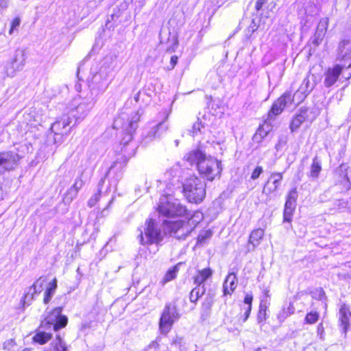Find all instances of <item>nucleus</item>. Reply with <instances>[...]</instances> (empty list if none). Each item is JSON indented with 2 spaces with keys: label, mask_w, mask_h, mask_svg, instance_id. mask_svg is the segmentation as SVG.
<instances>
[{
  "label": "nucleus",
  "mask_w": 351,
  "mask_h": 351,
  "mask_svg": "<svg viewBox=\"0 0 351 351\" xmlns=\"http://www.w3.org/2000/svg\"><path fill=\"white\" fill-rule=\"evenodd\" d=\"M184 158L191 165H196L199 174L208 181L219 179L223 170L221 162L216 158L207 156L197 149L189 152Z\"/></svg>",
  "instance_id": "nucleus-1"
},
{
  "label": "nucleus",
  "mask_w": 351,
  "mask_h": 351,
  "mask_svg": "<svg viewBox=\"0 0 351 351\" xmlns=\"http://www.w3.org/2000/svg\"><path fill=\"white\" fill-rule=\"evenodd\" d=\"M172 223L173 222L165 221L161 226L155 220L149 219L145 221L143 229L139 228L138 230L139 234L137 236V239L142 245H149L155 244L158 245L167 234L173 237L170 231L166 228L167 223Z\"/></svg>",
  "instance_id": "nucleus-2"
},
{
  "label": "nucleus",
  "mask_w": 351,
  "mask_h": 351,
  "mask_svg": "<svg viewBox=\"0 0 351 351\" xmlns=\"http://www.w3.org/2000/svg\"><path fill=\"white\" fill-rule=\"evenodd\" d=\"M97 99L86 90L80 91L69 104V114L75 119V124L84 120L94 106Z\"/></svg>",
  "instance_id": "nucleus-3"
},
{
  "label": "nucleus",
  "mask_w": 351,
  "mask_h": 351,
  "mask_svg": "<svg viewBox=\"0 0 351 351\" xmlns=\"http://www.w3.org/2000/svg\"><path fill=\"white\" fill-rule=\"evenodd\" d=\"M203 219V214L199 211L189 213L187 221L178 220L172 223H167L168 229L173 237L178 239H184Z\"/></svg>",
  "instance_id": "nucleus-4"
},
{
  "label": "nucleus",
  "mask_w": 351,
  "mask_h": 351,
  "mask_svg": "<svg viewBox=\"0 0 351 351\" xmlns=\"http://www.w3.org/2000/svg\"><path fill=\"white\" fill-rule=\"evenodd\" d=\"M112 68L103 65L99 71L92 76L88 82L89 88L85 90L97 99L107 90L112 80Z\"/></svg>",
  "instance_id": "nucleus-5"
},
{
  "label": "nucleus",
  "mask_w": 351,
  "mask_h": 351,
  "mask_svg": "<svg viewBox=\"0 0 351 351\" xmlns=\"http://www.w3.org/2000/svg\"><path fill=\"white\" fill-rule=\"evenodd\" d=\"M206 184L197 176H191L183 184L184 196L189 202L199 204L206 196Z\"/></svg>",
  "instance_id": "nucleus-6"
},
{
  "label": "nucleus",
  "mask_w": 351,
  "mask_h": 351,
  "mask_svg": "<svg viewBox=\"0 0 351 351\" xmlns=\"http://www.w3.org/2000/svg\"><path fill=\"white\" fill-rule=\"evenodd\" d=\"M158 211L164 216L172 217L184 215L186 213V209L173 196L163 195L160 199Z\"/></svg>",
  "instance_id": "nucleus-7"
},
{
  "label": "nucleus",
  "mask_w": 351,
  "mask_h": 351,
  "mask_svg": "<svg viewBox=\"0 0 351 351\" xmlns=\"http://www.w3.org/2000/svg\"><path fill=\"white\" fill-rule=\"evenodd\" d=\"M138 120L139 117L136 113H134L130 120L128 116L124 114H122L121 116L115 119L114 122V128H121L127 132L125 136L121 141V143L123 146L127 145L130 142L132 141V132L136 130Z\"/></svg>",
  "instance_id": "nucleus-8"
},
{
  "label": "nucleus",
  "mask_w": 351,
  "mask_h": 351,
  "mask_svg": "<svg viewBox=\"0 0 351 351\" xmlns=\"http://www.w3.org/2000/svg\"><path fill=\"white\" fill-rule=\"evenodd\" d=\"M61 313V307L54 308L49 313L45 319L41 322V328L58 331L60 328L65 327L68 319L65 315H62Z\"/></svg>",
  "instance_id": "nucleus-9"
},
{
  "label": "nucleus",
  "mask_w": 351,
  "mask_h": 351,
  "mask_svg": "<svg viewBox=\"0 0 351 351\" xmlns=\"http://www.w3.org/2000/svg\"><path fill=\"white\" fill-rule=\"evenodd\" d=\"M180 315L176 306L173 304H168L165 306L160 319V330L162 333H168L172 325L178 320Z\"/></svg>",
  "instance_id": "nucleus-10"
},
{
  "label": "nucleus",
  "mask_w": 351,
  "mask_h": 351,
  "mask_svg": "<svg viewBox=\"0 0 351 351\" xmlns=\"http://www.w3.org/2000/svg\"><path fill=\"white\" fill-rule=\"evenodd\" d=\"M26 62L25 52L23 49H17L12 57L6 62L4 71L8 77H12L16 73L21 71Z\"/></svg>",
  "instance_id": "nucleus-11"
},
{
  "label": "nucleus",
  "mask_w": 351,
  "mask_h": 351,
  "mask_svg": "<svg viewBox=\"0 0 351 351\" xmlns=\"http://www.w3.org/2000/svg\"><path fill=\"white\" fill-rule=\"evenodd\" d=\"M22 156L14 151L0 152V175L15 170Z\"/></svg>",
  "instance_id": "nucleus-12"
},
{
  "label": "nucleus",
  "mask_w": 351,
  "mask_h": 351,
  "mask_svg": "<svg viewBox=\"0 0 351 351\" xmlns=\"http://www.w3.org/2000/svg\"><path fill=\"white\" fill-rule=\"evenodd\" d=\"M170 112L171 110L169 108H164L159 112L157 117V123L150 128V130L148 132L146 136L147 139L152 140L159 137L162 133L167 131L168 125L165 124V121L167 120Z\"/></svg>",
  "instance_id": "nucleus-13"
},
{
  "label": "nucleus",
  "mask_w": 351,
  "mask_h": 351,
  "mask_svg": "<svg viewBox=\"0 0 351 351\" xmlns=\"http://www.w3.org/2000/svg\"><path fill=\"white\" fill-rule=\"evenodd\" d=\"M71 123L72 118L70 116L63 115L51 125V130L54 133L56 143L60 142L62 136L68 134L70 130L68 127Z\"/></svg>",
  "instance_id": "nucleus-14"
},
{
  "label": "nucleus",
  "mask_w": 351,
  "mask_h": 351,
  "mask_svg": "<svg viewBox=\"0 0 351 351\" xmlns=\"http://www.w3.org/2000/svg\"><path fill=\"white\" fill-rule=\"evenodd\" d=\"M293 104L298 105L295 99L293 97L291 94L290 93H284L273 104L271 108L268 113L269 119H272L273 116L280 114L285 108L291 107Z\"/></svg>",
  "instance_id": "nucleus-15"
},
{
  "label": "nucleus",
  "mask_w": 351,
  "mask_h": 351,
  "mask_svg": "<svg viewBox=\"0 0 351 351\" xmlns=\"http://www.w3.org/2000/svg\"><path fill=\"white\" fill-rule=\"evenodd\" d=\"M315 77L313 75H308L304 79L300 86L293 96L297 104L301 103L306 98L315 88Z\"/></svg>",
  "instance_id": "nucleus-16"
},
{
  "label": "nucleus",
  "mask_w": 351,
  "mask_h": 351,
  "mask_svg": "<svg viewBox=\"0 0 351 351\" xmlns=\"http://www.w3.org/2000/svg\"><path fill=\"white\" fill-rule=\"evenodd\" d=\"M339 307V325L346 336L351 324V311L350 306L345 303H340Z\"/></svg>",
  "instance_id": "nucleus-17"
},
{
  "label": "nucleus",
  "mask_w": 351,
  "mask_h": 351,
  "mask_svg": "<svg viewBox=\"0 0 351 351\" xmlns=\"http://www.w3.org/2000/svg\"><path fill=\"white\" fill-rule=\"evenodd\" d=\"M339 58L343 60L346 69L350 70L349 75L346 78L351 77V41H343L339 47Z\"/></svg>",
  "instance_id": "nucleus-18"
},
{
  "label": "nucleus",
  "mask_w": 351,
  "mask_h": 351,
  "mask_svg": "<svg viewBox=\"0 0 351 351\" xmlns=\"http://www.w3.org/2000/svg\"><path fill=\"white\" fill-rule=\"evenodd\" d=\"M282 178V173H271L268 180L265 184L263 193L266 194H271L275 192L280 187Z\"/></svg>",
  "instance_id": "nucleus-19"
},
{
  "label": "nucleus",
  "mask_w": 351,
  "mask_h": 351,
  "mask_svg": "<svg viewBox=\"0 0 351 351\" xmlns=\"http://www.w3.org/2000/svg\"><path fill=\"white\" fill-rule=\"evenodd\" d=\"M346 65L337 64L332 68H329L325 73L324 85L326 87L332 86L338 80L339 75L345 69Z\"/></svg>",
  "instance_id": "nucleus-20"
},
{
  "label": "nucleus",
  "mask_w": 351,
  "mask_h": 351,
  "mask_svg": "<svg viewBox=\"0 0 351 351\" xmlns=\"http://www.w3.org/2000/svg\"><path fill=\"white\" fill-rule=\"evenodd\" d=\"M212 269L209 267H206L202 269H197L192 278L194 284L196 285L202 286L208 279L212 277Z\"/></svg>",
  "instance_id": "nucleus-21"
},
{
  "label": "nucleus",
  "mask_w": 351,
  "mask_h": 351,
  "mask_svg": "<svg viewBox=\"0 0 351 351\" xmlns=\"http://www.w3.org/2000/svg\"><path fill=\"white\" fill-rule=\"evenodd\" d=\"M328 19H322L319 21L313 40L315 45H318L322 40L328 27Z\"/></svg>",
  "instance_id": "nucleus-22"
},
{
  "label": "nucleus",
  "mask_w": 351,
  "mask_h": 351,
  "mask_svg": "<svg viewBox=\"0 0 351 351\" xmlns=\"http://www.w3.org/2000/svg\"><path fill=\"white\" fill-rule=\"evenodd\" d=\"M51 330L47 328H41V325L39 329L37 330L32 339L34 343H37L40 345L46 343L49 340L51 339Z\"/></svg>",
  "instance_id": "nucleus-23"
},
{
  "label": "nucleus",
  "mask_w": 351,
  "mask_h": 351,
  "mask_svg": "<svg viewBox=\"0 0 351 351\" xmlns=\"http://www.w3.org/2000/svg\"><path fill=\"white\" fill-rule=\"evenodd\" d=\"M318 9L316 5H310L309 6H306L305 8V13L307 15V17H309V19H306L305 21L303 19L302 21V28L304 29H308L313 23V18L314 16L317 14Z\"/></svg>",
  "instance_id": "nucleus-24"
},
{
  "label": "nucleus",
  "mask_w": 351,
  "mask_h": 351,
  "mask_svg": "<svg viewBox=\"0 0 351 351\" xmlns=\"http://www.w3.org/2000/svg\"><path fill=\"white\" fill-rule=\"evenodd\" d=\"M237 278L234 273H230L226 277L223 283V293L224 295H230L237 287Z\"/></svg>",
  "instance_id": "nucleus-25"
},
{
  "label": "nucleus",
  "mask_w": 351,
  "mask_h": 351,
  "mask_svg": "<svg viewBox=\"0 0 351 351\" xmlns=\"http://www.w3.org/2000/svg\"><path fill=\"white\" fill-rule=\"evenodd\" d=\"M38 295L34 287L32 286L29 287L21 300L22 310L24 311L27 306H29Z\"/></svg>",
  "instance_id": "nucleus-26"
},
{
  "label": "nucleus",
  "mask_w": 351,
  "mask_h": 351,
  "mask_svg": "<svg viewBox=\"0 0 351 351\" xmlns=\"http://www.w3.org/2000/svg\"><path fill=\"white\" fill-rule=\"evenodd\" d=\"M57 288V280L56 279H53L51 282L48 284L47 289L45 292L43 302L45 304H47L52 297L55 294L56 290Z\"/></svg>",
  "instance_id": "nucleus-27"
},
{
  "label": "nucleus",
  "mask_w": 351,
  "mask_h": 351,
  "mask_svg": "<svg viewBox=\"0 0 351 351\" xmlns=\"http://www.w3.org/2000/svg\"><path fill=\"white\" fill-rule=\"evenodd\" d=\"M271 120V119L268 118L267 121H265L261 125H260L254 135L255 139H257L258 137L263 138L267 136L272 128L270 123Z\"/></svg>",
  "instance_id": "nucleus-28"
},
{
  "label": "nucleus",
  "mask_w": 351,
  "mask_h": 351,
  "mask_svg": "<svg viewBox=\"0 0 351 351\" xmlns=\"http://www.w3.org/2000/svg\"><path fill=\"white\" fill-rule=\"evenodd\" d=\"M295 312V308L292 303L284 305L278 315V319L280 322H284L286 318L293 315Z\"/></svg>",
  "instance_id": "nucleus-29"
},
{
  "label": "nucleus",
  "mask_w": 351,
  "mask_h": 351,
  "mask_svg": "<svg viewBox=\"0 0 351 351\" xmlns=\"http://www.w3.org/2000/svg\"><path fill=\"white\" fill-rule=\"evenodd\" d=\"M49 351H67L66 344L60 335L51 341Z\"/></svg>",
  "instance_id": "nucleus-30"
},
{
  "label": "nucleus",
  "mask_w": 351,
  "mask_h": 351,
  "mask_svg": "<svg viewBox=\"0 0 351 351\" xmlns=\"http://www.w3.org/2000/svg\"><path fill=\"white\" fill-rule=\"evenodd\" d=\"M93 171V167H89L85 169L84 171H82L81 173V175L76 178L75 180L74 184L72 185V188L74 189H76V191H79L83 186L84 182L82 180V177L84 176V173L86 175H90Z\"/></svg>",
  "instance_id": "nucleus-31"
},
{
  "label": "nucleus",
  "mask_w": 351,
  "mask_h": 351,
  "mask_svg": "<svg viewBox=\"0 0 351 351\" xmlns=\"http://www.w3.org/2000/svg\"><path fill=\"white\" fill-rule=\"evenodd\" d=\"M206 289L204 285H197L190 293V300L192 302H195L202 297L205 293Z\"/></svg>",
  "instance_id": "nucleus-32"
},
{
  "label": "nucleus",
  "mask_w": 351,
  "mask_h": 351,
  "mask_svg": "<svg viewBox=\"0 0 351 351\" xmlns=\"http://www.w3.org/2000/svg\"><path fill=\"white\" fill-rule=\"evenodd\" d=\"M306 114L305 112L300 113L299 114L295 115L290 125V129L292 132L296 130L299 128L300 125L305 121Z\"/></svg>",
  "instance_id": "nucleus-33"
},
{
  "label": "nucleus",
  "mask_w": 351,
  "mask_h": 351,
  "mask_svg": "<svg viewBox=\"0 0 351 351\" xmlns=\"http://www.w3.org/2000/svg\"><path fill=\"white\" fill-rule=\"evenodd\" d=\"M264 236V230L261 228L256 229L252 232L250 237V243L253 245L258 244L260 240Z\"/></svg>",
  "instance_id": "nucleus-34"
},
{
  "label": "nucleus",
  "mask_w": 351,
  "mask_h": 351,
  "mask_svg": "<svg viewBox=\"0 0 351 351\" xmlns=\"http://www.w3.org/2000/svg\"><path fill=\"white\" fill-rule=\"evenodd\" d=\"M322 170L321 162L318 160L317 158L315 157L313 160V163L311 166L310 175L313 178H317Z\"/></svg>",
  "instance_id": "nucleus-35"
},
{
  "label": "nucleus",
  "mask_w": 351,
  "mask_h": 351,
  "mask_svg": "<svg viewBox=\"0 0 351 351\" xmlns=\"http://www.w3.org/2000/svg\"><path fill=\"white\" fill-rule=\"evenodd\" d=\"M253 300V296L252 294H246L244 298V304L246 305V307H244L245 309V319L244 321H246L250 316V312L252 311V303Z\"/></svg>",
  "instance_id": "nucleus-36"
},
{
  "label": "nucleus",
  "mask_w": 351,
  "mask_h": 351,
  "mask_svg": "<svg viewBox=\"0 0 351 351\" xmlns=\"http://www.w3.org/2000/svg\"><path fill=\"white\" fill-rule=\"evenodd\" d=\"M46 282V278L45 277H40L38 279H37L32 286L39 295L43 291V287L45 285Z\"/></svg>",
  "instance_id": "nucleus-37"
},
{
  "label": "nucleus",
  "mask_w": 351,
  "mask_h": 351,
  "mask_svg": "<svg viewBox=\"0 0 351 351\" xmlns=\"http://www.w3.org/2000/svg\"><path fill=\"white\" fill-rule=\"evenodd\" d=\"M319 315L316 311H311L306 315L304 322L308 324H313L316 323L319 319Z\"/></svg>",
  "instance_id": "nucleus-38"
},
{
  "label": "nucleus",
  "mask_w": 351,
  "mask_h": 351,
  "mask_svg": "<svg viewBox=\"0 0 351 351\" xmlns=\"http://www.w3.org/2000/svg\"><path fill=\"white\" fill-rule=\"evenodd\" d=\"M267 308L265 306L259 305V311L257 315V319L258 323H262L266 321L267 319Z\"/></svg>",
  "instance_id": "nucleus-39"
},
{
  "label": "nucleus",
  "mask_w": 351,
  "mask_h": 351,
  "mask_svg": "<svg viewBox=\"0 0 351 351\" xmlns=\"http://www.w3.org/2000/svg\"><path fill=\"white\" fill-rule=\"evenodd\" d=\"M177 272H178L177 267H174L173 268L169 269L167 272V274L165 275L163 280H162V283L165 284V283L169 282V281L172 280L173 279H174L176 277Z\"/></svg>",
  "instance_id": "nucleus-40"
},
{
  "label": "nucleus",
  "mask_w": 351,
  "mask_h": 351,
  "mask_svg": "<svg viewBox=\"0 0 351 351\" xmlns=\"http://www.w3.org/2000/svg\"><path fill=\"white\" fill-rule=\"evenodd\" d=\"M104 182V180H101L99 184V187H101V185ZM101 193V189H99V191L97 193L95 194L93 196H92L88 202V205L89 207L94 206L96 203L98 202L99 196Z\"/></svg>",
  "instance_id": "nucleus-41"
},
{
  "label": "nucleus",
  "mask_w": 351,
  "mask_h": 351,
  "mask_svg": "<svg viewBox=\"0 0 351 351\" xmlns=\"http://www.w3.org/2000/svg\"><path fill=\"white\" fill-rule=\"evenodd\" d=\"M269 299H270L269 291V289H266L263 291V294L261 298V301H260L259 305H261V306L264 305V306L268 307V306L269 304Z\"/></svg>",
  "instance_id": "nucleus-42"
},
{
  "label": "nucleus",
  "mask_w": 351,
  "mask_h": 351,
  "mask_svg": "<svg viewBox=\"0 0 351 351\" xmlns=\"http://www.w3.org/2000/svg\"><path fill=\"white\" fill-rule=\"evenodd\" d=\"M16 346V343L13 339L6 340L3 344V349L8 351L14 350Z\"/></svg>",
  "instance_id": "nucleus-43"
},
{
  "label": "nucleus",
  "mask_w": 351,
  "mask_h": 351,
  "mask_svg": "<svg viewBox=\"0 0 351 351\" xmlns=\"http://www.w3.org/2000/svg\"><path fill=\"white\" fill-rule=\"evenodd\" d=\"M204 128V125L201 121H196L193 127L191 132L192 133L193 136L197 135L199 132H202V130Z\"/></svg>",
  "instance_id": "nucleus-44"
},
{
  "label": "nucleus",
  "mask_w": 351,
  "mask_h": 351,
  "mask_svg": "<svg viewBox=\"0 0 351 351\" xmlns=\"http://www.w3.org/2000/svg\"><path fill=\"white\" fill-rule=\"evenodd\" d=\"M78 191L71 187L66 192L65 199L71 202L77 195Z\"/></svg>",
  "instance_id": "nucleus-45"
},
{
  "label": "nucleus",
  "mask_w": 351,
  "mask_h": 351,
  "mask_svg": "<svg viewBox=\"0 0 351 351\" xmlns=\"http://www.w3.org/2000/svg\"><path fill=\"white\" fill-rule=\"evenodd\" d=\"M21 24V19L19 16L15 17L11 22V27L9 31L10 35H12L15 29H16Z\"/></svg>",
  "instance_id": "nucleus-46"
},
{
  "label": "nucleus",
  "mask_w": 351,
  "mask_h": 351,
  "mask_svg": "<svg viewBox=\"0 0 351 351\" xmlns=\"http://www.w3.org/2000/svg\"><path fill=\"white\" fill-rule=\"evenodd\" d=\"M121 167V165L119 163L115 162L113 165H112L108 172L107 173V176L109 178H111L115 173L116 170L120 169Z\"/></svg>",
  "instance_id": "nucleus-47"
},
{
  "label": "nucleus",
  "mask_w": 351,
  "mask_h": 351,
  "mask_svg": "<svg viewBox=\"0 0 351 351\" xmlns=\"http://www.w3.org/2000/svg\"><path fill=\"white\" fill-rule=\"evenodd\" d=\"M213 301L212 298L207 297L202 303V308L204 311H209L213 305Z\"/></svg>",
  "instance_id": "nucleus-48"
},
{
  "label": "nucleus",
  "mask_w": 351,
  "mask_h": 351,
  "mask_svg": "<svg viewBox=\"0 0 351 351\" xmlns=\"http://www.w3.org/2000/svg\"><path fill=\"white\" fill-rule=\"evenodd\" d=\"M263 168L260 166H257L252 173L251 179L254 180H256L263 173Z\"/></svg>",
  "instance_id": "nucleus-49"
},
{
  "label": "nucleus",
  "mask_w": 351,
  "mask_h": 351,
  "mask_svg": "<svg viewBox=\"0 0 351 351\" xmlns=\"http://www.w3.org/2000/svg\"><path fill=\"white\" fill-rule=\"evenodd\" d=\"M297 197H298V193H297L296 189H293L289 191V193L287 195V200L295 202L296 199H297Z\"/></svg>",
  "instance_id": "nucleus-50"
},
{
  "label": "nucleus",
  "mask_w": 351,
  "mask_h": 351,
  "mask_svg": "<svg viewBox=\"0 0 351 351\" xmlns=\"http://www.w3.org/2000/svg\"><path fill=\"white\" fill-rule=\"evenodd\" d=\"M178 58L176 56H171V60H170V66L168 67V69L171 70L175 67V66L178 63Z\"/></svg>",
  "instance_id": "nucleus-51"
},
{
  "label": "nucleus",
  "mask_w": 351,
  "mask_h": 351,
  "mask_svg": "<svg viewBox=\"0 0 351 351\" xmlns=\"http://www.w3.org/2000/svg\"><path fill=\"white\" fill-rule=\"evenodd\" d=\"M267 0H257L256 3V9L260 10L263 5L267 2Z\"/></svg>",
  "instance_id": "nucleus-52"
},
{
  "label": "nucleus",
  "mask_w": 351,
  "mask_h": 351,
  "mask_svg": "<svg viewBox=\"0 0 351 351\" xmlns=\"http://www.w3.org/2000/svg\"><path fill=\"white\" fill-rule=\"evenodd\" d=\"M295 202H291V201H289V200L286 201L285 208H294L295 209Z\"/></svg>",
  "instance_id": "nucleus-53"
},
{
  "label": "nucleus",
  "mask_w": 351,
  "mask_h": 351,
  "mask_svg": "<svg viewBox=\"0 0 351 351\" xmlns=\"http://www.w3.org/2000/svg\"><path fill=\"white\" fill-rule=\"evenodd\" d=\"M8 0H0V8L5 10L8 8Z\"/></svg>",
  "instance_id": "nucleus-54"
},
{
  "label": "nucleus",
  "mask_w": 351,
  "mask_h": 351,
  "mask_svg": "<svg viewBox=\"0 0 351 351\" xmlns=\"http://www.w3.org/2000/svg\"><path fill=\"white\" fill-rule=\"evenodd\" d=\"M291 216H292L291 214H288V213L284 212V221H289V222L291 221Z\"/></svg>",
  "instance_id": "nucleus-55"
},
{
  "label": "nucleus",
  "mask_w": 351,
  "mask_h": 351,
  "mask_svg": "<svg viewBox=\"0 0 351 351\" xmlns=\"http://www.w3.org/2000/svg\"><path fill=\"white\" fill-rule=\"evenodd\" d=\"M178 40H174V43H173V47H172V49H171L170 48L168 49V51H174L175 49L177 48L178 47Z\"/></svg>",
  "instance_id": "nucleus-56"
},
{
  "label": "nucleus",
  "mask_w": 351,
  "mask_h": 351,
  "mask_svg": "<svg viewBox=\"0 0 351 351\" xmlns=\"http://www.w3.org/2000/svg\"><path fill=\"white\" fill-rule=\"evenodd\" d=\"M318 333L322 334L324 332V328L322 324H319L317 327Z\"/></svg>",
  "instance_id": "nucleus-57"
},
{
  "label": "nucleus",
  "mask_w": 351,
  "mask_h": 351,
  "mask_svg": "<svg viewBox=\"0 0 351 351\" xmlns=\"http://www.w3.org/2000/svg\"><path fill=\"white\" fill-rule=\"evenodd\" d=\"M294 210V208H285L284 212L288 213V214H293V212Z\"/></svg>",
  "instance_id": "nucleus-58"
},
{
  "label": "nucleus",
  "mask_w": 351,
  "mask_h": 351,
  "mask_svg": "<svg viewBox=\"0 0 351 351\" xmlns=\"http://www.w3.org/2000/svg\"><path fill=\"white\" fill-rule=\"evenodd\" d=\"M121 171H119V173L117 175V178L115 179V180L113 181V184L114 185V187L116 186V184H117V180L121 178Z\"/></svg>",
  "instance_id": "nucleus-59"
},
{
  "label": "nucleus",
  "mask_w": 351,
  "mask_h": 351,
  "mask_svg": "<svg viewBox=\"0 0 351 351\" xmlns=\"http://www.w3.org/2000/svg\"><path fill=\"white\" fill-rule=\"evenodd\" d=\"M158 346H159V344L156 341H152L150 343L149 347H154V348H158Z\"/></svg>",
  "instance_id": "nucleus-60"
},
{
  "label": "nucleus",
  "mask_w": 351,
  "mask_h": 351,
  "mask_svg": "<svg viewBox=\"0 0 351 351\" xmlns=\"http://www.w3.org/2000/svg\"><path fill=\"white\" fill-rule=\"evenodd\" d=\"M281 145H282V142H281V141H280L278 142V144H276V149H278H278H280V147Z\"/></svg>",
  "instance_id": "nucleus-61"
},
{
  "label": "nucleus",
  "mask_w": 351,
  "mask_h": 351,
  "mask_svg": "<svg viewBox=\"0 0 351 351\" xmlns=\"http://www.w3.org/2000/svg\"><path fill=\"white\" fill-rule=\"evenodd\" d=\"M114 200V197H112L109 202V204H110Z\"/></svg>",
  "instance_id": "nucleus-62"
}]
</instances>
